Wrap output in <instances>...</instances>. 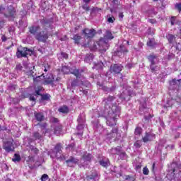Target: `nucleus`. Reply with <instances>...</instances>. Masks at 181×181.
<instances>
[{
	"label": "nucleus",
	"mask_w": 181,
	"mask_h": 181,
	"mask_svg": "<svg viewBox=\"0 0 181 181\" xmlns=\"http://www.w3.org/2000/svg\"><path fill=\"white\" fill-rule=\"evenodd\" d=\"M85 118H86L85 114H80V115L78 116V118L77 119V121L78 122L77 129H81L84 128Z\"/></svg>",
	"instance_id": "4468645a"
},
{
	"label": "nucleus",
	"mask_w": 181,
	"mask_h": 181,
	"mask_svg": "<svg viewBox=\"0 0 181 181\" xmlns=\"http://www.w3.org/2000/svg\"><path fill=\"white\" fill-rule=\"evenodd\" d=\"M49 122L52 124V130L47 129V124H44V125L42 127L43 134H45V135H48V136H50V135H52V134L53 133L55 134V135H59L60 132H62V127L61 124H59L58 118L52 117L49 119Z\"/></svg>",
	"instance_id": "7ed1b4c3"
},
{
	"label": "nucleus",
	"mask_w": 181,
	"mask_h": 181,
	"mask_svg": "<svg viewBox=\"0 0 181 181\" xmlns=\"http://www.w3.org/2000/svg\"><path fill=\"white\" fill-rule=\"evenodd\" d=\"M119 52L126 54L127 52H128V49H127V48H126V47H124V45H120L119 51L118 52V54H119Z\"/></svg>",
	"instance_id": "7c9ffc66"
},
{
	"label": "nucleus",
	"mask_w": 181,
	"mask_h": 181,
	"mask_svg": "<svg viewBox=\"0 0 181 181\" xmlns=\"http://www.w3.org/2000/svg\"><path fill=\"white\" fill-rule=\"evenodd\" d=\"M50 157L54 158L57 157V158H60L61 160H65L66 157L64 154H62V144H57L54 149L52 150Z\"/></svg>",
	"instance_id": "0eeeda50"
},
{
	"label": "nucleus",
	"mask_w": 181,
	"mask_h": 181,
	"mask_svg": "<svg viewBox=\"0 0 181 181\" xmlns=\"http://www.w3.org/2000/svg\"><path fill=\"white\" fill-rule=\"evenodd\" d=\"M119 18H124V14H123V13H119Z\"/></svg>",
	"instance_id": "0e129e2a"
},
{
	"label": "nucleus",
	"mask_w": 181,
	"mask_h": 181,
	"mask_svg": "<svg viewBox=\"0 0 181 181\" xmlns=\"http://www.w3.org/2000/svg\"><path fill=\"white\" fill-rule=\"evenodd\" d=\"M95 33L96 31L94 29L89 30V28H85V30H83L85 38H93L95 35Z\"/></svg>",
	"instance_id": "ddd939ff"
},
{
	"label": "nucleus",
	"mask_w": 181,
	"mask_h": 181,
	"mask_svg": "<svg viewBox=\"0 0 181 181\" xmlns=\"http://www.w3.org/2000/svg\"><path fill=\"white\" fill-rule=\"evenodd\" d=\"M1 40L3 42L7 41V38H6V35H2Z\"/></svg>",
	"instance_id": "13d9d810"
},
{
	"label": "nucleus",
	"mask_w": 181,
	"mask_h": 181,
	"mask_svg": "<svg viewBox=\"0 0 181 181\" xmlns=\"http://www.w3.org/2000/svg\"><path fill=\"white\" fill-rule=\"evenodd\" d=\"M124 66L122 65H118V64H115V65H111L110 71L112 73H120Z\"/></svg>",
	"instance_id": "dca6fc26"
},
{
	"label": "nucleus",
	"mask_w": 181,
	"mask_h": 181,
	"mask_svg": "<svg viewBox=\"0 0 181 181\" xmlns=\"http://www.w3.org/2000/svg\"><path fill=\"white\" fill-rule=\"evenodd\" d=\"M83 10H86V11H88L90 10V7H89V6H88V4H83Z\"/></svg>",
	"instance_id": "de8ad7c7"
},
{
	"label": "nucleus",
	"mask_w": 181,
	"mask_h": 181,
	"mask_svg": "<svg viewBox=\"0 0 181 181\" xmlns=\"http://www.w3.org/2000/svg\"><path fill=\"white\" fill-rule=\"evenodd\" d=\"M166 177L170 181H181V180H180V170L177 163H172L168 168V173Z\"/></svg>",
	"instance_id": "39448f33"
},
{
	"label": "nucleus",
	"mask_w": 181,
	"mask_h": 181,
	"mask_svg": "<svg viewBox=\"0 0 181 181\" xmlns=\"http://www.w3.org/2000/svg\"><path fill=\"white\" fill-rule=\"evenodd\" d=\"M30 100L31 101H36V98H35V95H30Z\"/></svg>",
	"instance_id": "864d4df0"
},
{
	"label": "nucleus",
	"mask_w": 181,
	"mask_h": 181,
	"mask_svg": "<svg viewBox=\"0 0 181 181\" xmlns=\"http://www.w3.org/2000/svg\"><path fill=\"white\" fill-rule=\"evenodd\" d=\"M78 160L77 158H74V157H71V158H69L66 160V163L68 165H70V167H72L74 164L78 163Z\"/></svg>",
	"instance_id": "412c9836"
},
{
	"label": "nucleus",
	"mask_w": 181,
	"mask_h": 181,
	"mask_svg": "<svg viewBox=\"0 0 181 181\" xmlns=\"http://www.w3.org/2000/svg\"><path fill=\"white\" fill-rule=\"evenodd\" d=\"M107 21L109 24L113 23L115 21V17L112 14L107 15Z\"/></svg>",
	"instance_id": "393cba45"
},
{
	"label": "nucleus",
	"mask_w": 181,
	"mask_h": 181,
	"mask_svg": "<svg viewBox=\"0 0 181 181\" xmlns=\"http://www.w3.org/2000/svg\"><path fill=\"white\" fill-rule=\"evenodd\" d=\"M148 47H156L157 44L155 42V40H149V41L147 42Z\"/></svg>",
	"instance_id": "c756f323"
},
{
	"label": "nucleus",
	"mask_w": 181,
	"mask_h": 181,
	"mask_svg": "<svg viewBox=\"0 0 181 181\" xmlns=\"http://www.w3.org/2000/svg\"><path fill=\"white\" fill-rule=\"evenodd\" d=\"M144 118H145V119H150L151 118H152V115H149V117L144 115Z\"/></svg>",
	"instance_id": "052dcab7"
},
{
	"label": "nucleus",
	"mask_w": 181,
	"mask_h": 181,
	"mask_svg": "<svg viewBox=\"0 0 181 181\" xmlns=\"http://www.w3.org/2000/svg\"><path fill=\"white\" fill-rule=\"evenodd\" d=\"M54 78H52L51 80H46V81L48 83H53Z\"/></svg>",
	"instance_id": "680f3d73"
},
{
	"label": "nucleus",
	"mask_w": 181,
	"mask_h": 181,
	"mask_svg": "<svg viewBox=\"0 0 181 181\" xmlns=\"http://www.w3.org/2000/svg\"><path fill=\"white\" fill-rule=\"evenodd\" d=\"M126 67H127V69H131V67H132V64H127V65H126Z\"/></svg>",
	"instance_id": "e2e57ef3"
},
{
	"label": "nucleus",
	"mask_w": 181,
	"mask_h": 181,
	"mask_svg": "<svg viewBox=\"0 0 181 181\" xmlns=\"http://www.w3.org/2000/svg\"><path fill=\"white\" fill-rule=\"evenodd\" d=\"M13 161L17 162V161H21V157L20 154H18V153H16L12 158Z\"/></svg>",
	"instance_id": "cd10ccee"
},
{
	"label": "nucleus",
	"mask_w": 181,
	"mask_h": 181,
	"mask_svg": "<svg viewBox=\"0 0 181 181\" xmlns=\"http://www.w3.org/2000/svg\"><path fill=\"white\" fill-rule=\"evenodd\" d=\"M29 31L30 34L35 35V38L38 40V41L45 42L48 39L47 30L41 31L40 27H39V25H33L32 27H30Z\"/></svg>",
	"instance_id": "20e7f679"
},
{
	"label": "nucleus",
	"mask_w": 181,
	"mask_h": 181,
	"mask_svg": "<svg viewBox=\"0 0 181 181\" xmlns=\"http://www.w3.org/2000/svg\"><path fill=\"white\" fill-rule=\"evenodd\" d=\"M102 12V8H99L98 7H93L91 8V14H98V13H100Z\"/></svg>",
	"instance_id": "bb28decb"
},
{
	"label": "nucleus",
	"mask_w": 181,
	"mask_h": 181,
	"mask_svg": "<svg viewBox=\"0 0 181 181\" xmlns=\"http://www.w3.org/2000/svg\"><path fill=\"white\" fill-rule=\"evenodd\" d=\"M121 115V107L117 105L115 98L110 96L105 100V110L102 114H99V117L104 116L106 118L107 125L113 127L117 125V119Z\"/></svg>",
	"instance_id": "f257e3e1"
},
{
	"label": "nucleus",
	"mask_w": 181,
	"mask_h": 181,
	"mask_svg": "<svg viewBox=\"0 0 181 181\" xmlns=\"http://www.w3.org/2000/svg\"><path fill=\"white\" fill-rule=\"evenodd\" d=\"M120 151H121V146H117V147H112L110 150V153L111 154H119V156Z\"/></svg>",
	"instance_id": "6ab92c4d"
},
{
	"label": "nucleus",
	"mask_w": 181,
	"mask_h": 181,
	"mask_svg": "<svg viewBox=\"0 0 181 181\" xmlns=\"http://www.w3.org/2000/svg\"><path fill=\"white\" fill-rule=\"evenodd\" d=\"M16 69H17V70H22L23 66H22V65H17Z\"/></svg>",
	"instance_id": "bf43d9fd"
},
{
	"label": "nucleus",
	"mask_w": 181,
	"mask_h": 181,
	"mask_svg": "<svg viewBox=\"0 0 181 181\" xmlns=\"http://www.w3.org/2000/svg\"><path fill=\"white\" fill-rule=\"evenodd\" d=\"M49 65H45V66H44V71H47V70H49Z\"/></svg>",
	"instance_id": "4d7b16f0"
},
{
	"label": "nucleus",
	"mask_w": 181,
	"mask_h": 181,
	"mask_svg": "<svg viewBox=\"0 0 181 181\" xmlns=\"http://www.w3.org/2000/svg\"><path fill=\"white\" fill-rule=\"evenodd\" d=\"M48 178H49V175H47V174H43V175H42L41 177V180L47 181Z\"/></svg>",
	"instance_id": "58836bf2"
},
{
	"label": "nucleus",
	"mask_w": 181,
	"mask_h": 181,
	"mask_svg": "<svg viewBox=\"0 0 181 181\" xmlns=\"http://www.w3.org/2000/svg\"><path fill=\"white\" fill-rule=\"evenodd\" d=\"M140 111H144L145 110H146V104H144V105L141 106L139 107Z\"/></svg>",
	"instance_id": "3c124183"
},
{
	"label": "nucleus",
	"mask_w": 181,
	"mask_h": 181,
	"mask_svg": "<svg viewBox=\"0 0 181 181\" xmlns=\"http://www.w3.org/2000/svg\"><path fill=\"white\" fill-rule=\"evenodd\" d=\"M33 137L35 139H42V135H40V134H39V132H34L33 133Z\"/></svg>",
	"instance_id": "72a5a7b5"
},
{
	"label": "nucleus",
	"mask_w": 181,
	"mask_h": 181,
	"mask_svg": "<svg viewBox=\"0 0 181 181\" xmlns=\"http://www.w3.org/2000/svg\"><path fill=\"white\" fill-rule=\"evenodd\" d=\"M143 173L145 175H148L149 174V170H148V167H144Z\"/></svg>",
	"instance_id": "ea45409f"
},
{
	"label": "nucleus",
	"mask_w": 181,
	"mask_h": 181,
	"mask_svg": "<svg viewBox=\"0 0 181 181\" xmlns=\"http://www.w3.org/2000/svg\"><path fill=\"white\" fill-rule=\"evenodd\" d=\"M141 141H135V143H134L135 148H141Z\"/></svg>",
	"instance_id": "37998d69"
},
{
	"label": "nucleus",
	"mask_w": 181,
	"mask_h": 181,
	"mask_svg": "<svg viewBox=\"0 0 181 181\" xmlns=\"http://www.w3.org/2000/svg\"><path fill=\"white\" fill-rule=\"evenodd\" d=\"M9 88H10V90H15L16 88V84H10Z\"/></svg>",
	"instance_id": "8fccbe9b"
},
{
	"label": "nucleus",
	"mask_w": 181,
	"mask_h": 181,
	"mask_svg": "<svg viewBox=\"0 0 181 181\" xmlns=\"http://www.w3.org/2000/svg\"><path fill=\"white\" fill-rule=\"evenodd\" d=\"M76 86H78V80H73L71 83V86L76 87Z\"/></svg>",
	"instance_id": "79ce46f5"
},
{
	"label": "nucleus",
	"mask_w": 181,
	"mask_h": 181,
	"mask_svg": "<svg viewBox=\"0 0 181 181\" xmlns=\"http://www.w3.org/2000/svg\"><path fill=\"white\" fill-rule=\"evenodd\" d=\"M141 128H136L135 131H134V134L136 135H140L141 134Z\"/></svg>",
	"instance_id": "a19ab883"
},
{
	"label": "nucleus",
	"mask_w": 181,
	"mask_h": 181,
	"mask_svg": "<svg viewBox=\"0 0 181 181\" xmlns=\"http://www.w3.org/2000/svg\"><path fill=\"white\" fill-rule=\"evenodd\" d=\"M148 59L149 62H151L150 66H154V64H156V63L159 62L158 57L154 54H151V55L148 57Z\"/></svg>",
	"instance_id": "f3484780"
},
{
	"label": "nucleus",
	"mask_w": 181,
	"mask_h": 181,
	"mask_svg": "<svg viewBox=\"0 0 181 181\" xmlns=\"http://www.w3.org/2000/svg\"><path fill=\"white\" fill-rule=\"evenodd\" d=\"M83 157L84 160H86L87 161H90V160H91V158H92V155L90 153L83 154Z\"/></svg>",
	"instance_id": "f704fd0d"
},
{
	"label": "nucleus",
	"mask_w": 181,
	"mask_h": 181,
	"mask_svg": "<svg viewBox=\"0 0 181 181\" xmlns=\"http://www.w3.org/2000/svg\"><path fill=\"white\" fill-rule=\"evenodd\" d=\"M4 131L5 132H10V129H7L6 128L3 127L0 129L1 134H2V132H4Z\"/></svg>",
	"instance_id": "a18cd8bd"
},
{
	"label": "nucleus",
	"mask_w": 181,
	"mask_h": 181,
	"mask_svg": "<svg viewBox=\"0 0 181 181\" xmlns=\"http://www.w3.org/2000/svg\"><path fill=\"white\" fill-rule=\"evenodd\" d=\"M156 64H156V65H153V66H150V69L151 71L155 72V71H158V70H159L160 68Z\"/></svg>",
	"instance_id": "c9c22d12"
},
{
	"label": "nucleus",
	"mask_w": 181,
	"mask_h": 181,
	"mask_svg": "<svg viewBox=\"0 0 181 181\" xmlns=\"http://www.w3.org/2000/svg\"><path fill=\"white\" fill-rule=\"evenodd\" d=\"M119 156L120 158H122V160H124V159L127 158V153H125V151H122V147H121V150H120Z\"/></svg>",
	"instance_id": "c85d7f7f"
},
{
	"label": "nucleus",
	"mask_w": 181,
	"mask_h": 181,
	"mask_svg": "<svg viewBox=\"0 0 181 181\" xmlns=\"http://www.w3.org/2000/svg\"><path fill=\"white\" fill-rule=\"evenodd\" d=\"M105 139L107 142L119 140L121 138V134L118 131V128L115 127L112 129L104 130Z\"/></svg>",
	"instance_id": "423d86ee"
},
{
	"label": "nucleus",
	"mask_w": 181,
	"mask_h": 181,
	"mask_svg": "<svg viewBox=\"0 0 181 181\" xmlns=\"http://www.w3.org/2000/svg\"><path fill=\"white\" fill-rule=\"evenodd\" d=\"M171 25H175L176 24V18L175 17H172L170 19Z\"/></svg>",
	"instance_id": "c03bdc74"
},
{
	"label": "nucleus",
	"mask_w": 181,
	"mask_h": 181,
	"mask_svg": "<svg viewBox=\"0 0 181 181\" xmlns=\"http://www.w3.org/2000/svg\"><path fill=\"white\" fill-rule=\"evenodd\" d=\"M166 38L170 44H174L175 40V35L173 34H168V35H166Z\"/></svg>",
	"instance_id": "b1692460"
},
{
	"label": "nucleus",
	"mask_w": 181,
	"mask_h": 181,
	"mask_svg": "<svg viewBox=\"0 0 181 181\" xmlns=\"http://www.w3.org/2000/svg\"><path fill=\"white\" fill-rule=\"evenodd\" d=\"M175 7L179 11H181V3H177V4H175Z\"/></svg>",
	"instance_id": "09e8293b"
},
{
	"label": "nucleus",
	"mask_w": 181,
	"mask_h": 181,
	"mask_svg": "<svg viewBox=\"0 0 181 181\" xmlns=\"http://www.w3.org/2000/svg\"><path fill=\"white\" fill-rule=\"evenodd\" d=\"M62 71L65 73L66 74H68L69 73H72L74 74L76 77H80L81 75V71L79 69H76V68H69V66H62Z\"/></svg>",
	"instance_id": "9b49d317"
},
{
	"label": "nucleus",
	"mask_w": 181,
	"mask_h": 181,
	"mask_svg": "<svg viewBox=\"0 0 181 181\" xmlns=\"http://www.w3.org/2000/svg\"><path fill=\"white\" fill-rule=\"evenodd\" d=\"M58 111L62 114H68L69 108L67 107V105H62V107H59Z\"/></svg>",
	"instance_id": "4be33fe9"
},
{
	"label": "nucleus",
	"mask_w": 181,
	"mask_h": 181,
	"mask_svg": "<svg viewBox=\"0 0 181 181\" xmlns=\"http://www.w3.org/2000/svg\"><path fill=\"white\" fill-rule=\"evenodd\" d=\"M50 94H48V93H46V94H41V98L42 100H50Z\"/></svg>",
	"instance_id": "473e14b6"
},
{
	"label": "nucleus",
	"mask_w": 181,
	"mask_h": 181,
	"mask_svg": "<svg viewBox=\"0 0 181 181\" xmlns=\"http://www.w3.org/2000/svg\"><path fill=\"white\" fill-rule=\"evenodd\" d=\"M40 80V76H37V77H34L33 81H39Z\"/></svg>",
	"instance_id": "5fc2aeb1"
},
{
	"label": "nucleus",
	"mask_w": 181,
	"mask_h": 181,
	"mask_svg": "<svg viewBox=\"0 0 181 181\" xmlns=\"http://www.w3.org/2000/svg\"><path fill=\"white\" fill-rule=\"evenodd\" d=\"M74 40L75 44H79L81 40V35H78L76 34V35L74 36Z\"/></svg>",
	"instance_id": "2f4dec72"
},
{
	"label": "nucleus",
	"mask_w": 181,
	"mask_h": 181,
	"mask_svg": "<svg viewBox=\"0 0 181 181\" xmlns=\"http://www.w3.org/2000/svg\"><path fill=\"white\" fill-rule=\"evenodd\" d=\"M4 10L5 8L2 6H0V13H4V16H6V17H8V18L15 17L16 10L13 7V6H9L6 8L7 13H4Z\"/></svg>",
	"instance_id": "6e6552de"
},
{
	"label": "nucleus",
	"mask_w": 181,
	"mask_h": 181,
	"mask_svg": "<svg viewBox=\"0 0 181 181\" xmlns=\"http://www.w3.org/2000/svg\"><path fill=\"white\" fill-rule=\"evenodd\" d=\"M94 55L93 54H88L85 57V62L90 63L93 61Z\"/></svg>",
	"instance_id": "5701e85b"
},
{
	"label": "nucleus",
	"mask_w": 181,
	"mask_h": 181,
	"mask_svg": "<svg viewBox=\"0 0 181 181\" xmlns=\"http://www.w3.org/2000/svg\"><path fill=\"white\" fill-rule=\"evenodd\" d=\"M148 15L151 16V17L156 15V11H155V8L148 10Z\"/></svg>",
	"instance_id": "e433bc0d"
},
{
	"label": "nucleus",
	"mask_w": 181,
	"mask_h": 181,
	"mask_svg": "<svg viewBox=\"0 0 181 181\" xmlns=\"http://www.w3.org/2000/svg\"><path fill=\"white\" fill-rule=\"evenodd\" d=\"M42 90H43V87H42V86H40L36 90H35V93L37 95H40V91H42Z\"/></svg>",
	"instance_id": "4c0bfd02"
},
{
	"label": "nucleus",
	"mask_w": 181,
	"mask_h": 181,
	"mask_svg": "<svg viewBox=\"0 0 181 181\" xmlns=\"http://www.w3.org/2000/svg\"><path fill=\"white\" fill-rule=\"evenodd\" d=\"M100 163L101 165H103V167H107L110 163V160L108 158H102Z\"/></svg>",
	"instance_id": "a878e982"
},
{
	"label": "nucleus",
	"mask_w": 181,
	"mask_h": 181,
	"mask_svg": "<svg viewBox=\"0 0 181 181\" xmlns=\"http://www.w3.org/2000/svg\"><path fill=\"white\" fill-rule=\"evenodd\" d=\"M114 35H112L110 30H106L103 38H100L98 42H93V47H90V49L95 51H104L105 52L108 49L110 40H113Z\"/></svg>",
	"instance_id": "f03ea898"
},
{
	"label": "nucleus",
	"mask_w": 181,
	"mask_h": 181,
	"mask_svg": "<svg viewBox=\"0 0 181 181\" xmlns=\"http://www.w3.org/2000/svg\"><path fill=\"white\" fill-rule=\"evenodd\" d=\"M33 51L32 49H29L28 48H18L16 55L17 58H23L26 57L27 55H32Z\"/></svg>",
	"instance_id": "1a4fd4ad"
},
{
	"label": "nucleus",
	"mask_w": 181,
	"mask_h": 181,
	"mask_svg": "<svg viewBox=\"0 0 181 181\" xmlns=\"http://www.w3.org/2000/svg\"><path fill=\"white\" fill-rule=\"evenodd\" d=\"M115 88H116L115 86H112V87H111L110 88V91H114V90H115Z\"/></svg>",
	"instance_id": "338daca9"
},
{
	"label": "nucleus",
	"mask_w": 181,
	"mask_h": 181,
	"mask_svg": "<svg viewBox=\"0 0 181 181\" xmlns=\"http://www.w3.org/2000/svg\"><path fill=\"white\" fill-rule=\"evenodd\" d=\"M156 138L155 134H152V132H146V135L143 138L144 142H151L153 141Z\"/></svg>",
	"instance_id": "2eb2a0df"
},
{
	"label": "nucleus",
	"mask_w": 181,
	"mask_h": 181,
	"mask_svg": "<svg viewBox=\"0 0 181 181\" xmlns=\"http://www.w3.org/2000/svg\"><path fill=\"white\" fill-rule=\"evenodd\" d=\"M148 21L152 24H155V23H156V20H154L153 18H149Z\"/></svg>",
	"instance_id": "603ef678"
},
{
	"label": "nucleus",
	"mask_w": 181,
	"mask_h": 181,
	"mask_svg": "<svg viewBox=\"0 0 181 181\" xmlns=\"http://www.w3.org/2000/svg\"><path fill=\"white\" fill-rule=\"evenodd\" d=\"M34 115L37 121L42 122L45 119V115L42 112H35Z\"/></svg>",
	"instance_id": "aec40b11"
},
{
	"label": "nucleus",
	"mask_w": 181,
	"mask_h": 181,
	"mask_svg": "<svg viewBox=\"0 0 181 181\" xmlns=\"http://www.w3.org/2000/svg\"><path fill=\"white\" fill-rule=\"evenodd\" d=\"M3 149L6 150V151L10 152L13 151L15 147L13 146V143L11 141H4L3 144Z\"/></svg>",
	"instance_id": "f8f14e48"
},
{
	"label": "nucleus",
	"mask_w": 181,
	"mask_h": 181,
	"mask_svg": "<svg viewBox=\"0 0 181 181\" xmlns=\"http://www.w3.org/2000/svg\"><path fill=\"white\" fill-rule=\"evenodd\" d=\"M177 49H178V51H181V43L177 44Z\"/></svg>",
	"instance_id": "6e6d98bb"
},
{
	"label": "nucleus",
	"mask_w": 181,
	"mask_h": 181,
	"mask_svg": "<svg viewBox=\"0 0 181 181\" xmlns=\"http://www.w3.org/2000/svg\"><path fill=\"white\" fill-rule=\"evenodd\" d=\"M132 95H134V93L128 88H124L122 93L120 94V98L124 100L125 101H129Z\"/></svg>",
	"instance_id": "9d476101"
},
{
	"label": "nucleus",
	"mask_w": 181,
	"mask_h": 181,
	"mask_svg": "<svg viewBox=\"0 0 181 181\" xmlns=\"http://www.w3.org/2000/svg\"><path fill=\"white\" fill-rule=\"evenodd\" d=\"M156 163H153L152 170L155 171Z\"/></svg>",
	"instance_id": "69168bd1"
},
{
	"label": "nucleus",
	"mask_w": 181,
	"mask_h": 181,
	"mask_svg": "<svg viewBox=\"0 0 181 181\" xmlns=\"http://www.w3.org/2000/svg\"><path fill=\"white\" fill-rule=\"evenodd\" d=\"M180 84L181 78H180L179 80H176L175 78H174L173 80H171V81H170V88H177V86L180 87Z\"/></svg>",
	"instance_id": "a211bd4d"
},
{
	"label": "nucleus",
	"mask_w": 181,
	"mask_h": 181,
	"mask_svg": "<svg viewBox=\"0 0 181 181\" xmlns=\"http://www.w3.org/2000/svg\"><path fill=\"white\" fill-rule=\"evenodd\" d=\"M61 56L63 57V58H64L65 59H68V54H66V52H62L61 53Z\"/></svg>",
	"instance_id": "49530a36"
},
{
	"label": "nucleus",
	"mask_w": 181,
	"mask_h": 181,
	"mask_svg": "<svg viewBox=\"0 0 181 181\" xmlns=\"http://www.w3.org/2000/svg\"><path fill=\"white\" fill-rule=\"evenodd\" d=\"M83 1H84L85 3H89V1H90V0H83Z\"/></svg>",
	"instance_id": "774afa93"
}]
</instances>
